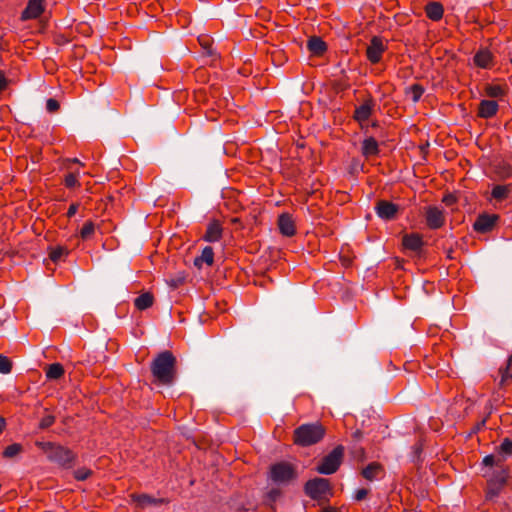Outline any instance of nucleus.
Instances as JSON below:
<instances>
[{
	"label": "nucleus",
	"mask_w": 512,
	"mask_h": 512,
	"mask_svg": "<svg viewBox=\"0 0 512 512\" xmlns=\"http://www.w3.org/2000/svg\"><path fill=\"white\" fill-rule=\"evenodd\" d=\"M511 363H512V357H509L506 362L505 367H501L499 369V373L501 375L500 385H507L511 382V380H512V374L510 373Z\"/></svg>",
	"instance_id": "nucleus-28"
},
{
	"label": "nucleus",
	"mask_w": 512,
	"mask_h": 512,
	"mask_svg": "<svg viewBox=\"0 0 512 512\" xmlns=\"http://www.w3.org/2000/svg\"><path fill=\"white\" fill-rule=\"evenodd\" d=\"M510 185H496L493 187L491 195L494 199L502 201L508 197Z\"/></svg>",
	"instance_id": "nucleus-27"
},
{
	"label": "nucleus",
	"mask_w": 512,
	"mask_h": 512,
	"mask_svg": "<svg viewBox=\"0 0 512 512\" xmlns=\"http://www.w3.org/2000/svg\"><path fill=\"white\" fill-rule=\"evenodd\" d=\"M499 106L495 100H482L478 107V116L484 119L491 118L498 112Z\"/></svg>",
	"instance_id": "nucleus-13"
},
{
	"label": "nucleus",
	"mask_w": 512,
	"mask_h": 512,
	"mask_svg": "<svg viewBox=\"0 0 512 512\" xmlns=\"http://www.w3.org/2000/svg\"><path fill=\"white\" fill-rule=\"evenodd\" d=\"M12 370V362L11 360L5 356L0 354V373L9 374Z\"/></svg>",
	"instance_id": "nucleus-36"
},
{
	"label": "nucleus",
	"mask_w": 512,
	"mask_h": 512,
	"mask_svg": "<svg viewBox=\"0 0 512 512\" xmlns=\"http://www.w3.org/2000/svg\"><path fill=\"white\" fill-rule=\"evenodd\" d=\"M412 365H413V363H412V362H406V363L404 364L405 370H407V371H409V372H412V371H413V369H412V367H411Z\"/></svg>",
	"instance_id": "nucleus-51"
},
{
	"label": "nucleus",
	"mask_w": 512,
	"mask_h": 512,
	"mask_svg": "<svg viewBox=\"0 0 512 512\" xmlns=\"http://www.w3.org/2000/svg\"><path fill=\"white\" fill-rule=\"evenodd\" d=\"M497 219L496 215H481L475 221L474 229L481 233L488 232L494 227Z\"/></svg>",
	"instance_id": "nucleus-14"
},
{
	"label": "nucleus",
	"mask_w": 512,
	"mask_h": 512,
	"mask_svg": "<svg viewBox=\"0 0 512 512\" xmlns=\"http://www.w3.org/2000/svg\"><path fill=\"white\" fill-rule=\"evenodd\" d=\"M424 10L427 18L432 21L441 20L444 14L443 5L440 2H430L425 6Z\"/></svg>",
	"instance_id": "nucleus-17"
},
{
	"label": "nucleus",
	"mask_w": 512,
	"mask_h": 512,
	"mask_svg": "<svg viewBox=\"0 0 512 512\" xmlns=\"http://www.w3.org/2000/svg\"><path fill=\"white\" fill-rule=\"evenodd\" d=\"M417 241H418V247L421 245V237L418 235V238H417Z\"/></svg>",
	"instance_id": "nucleus-54"
},
{
	"label": "nucleus",
	"mask_w": 512,
	"mask_h": 512,
	"mask_svg": "<svg viewBox=\"0 0 512 512\" xmlns=\"http://www.w3.org/2000/svg\"><path fill=\"white\" fill-rule=\"evenodd\" d=\"M443 201L446 204H452L455 201V199L452 195H449V196L444 197Z\"/></svg>",
	"instance_id": "nucleus-49"
},
{
	"label": "nucleus",
	"mask_w": 512,
	"mask_h": 512,
	"mask_svg": "<svg viewBox=\"0 0 512 512\" xmlns=\"http://www.w3.org/2000/svg\"><path fill=\"white\" fill-rule=\"evenodd\" d=\"M153 303L154 297L150 292L142 293L134 300L135 307L140 311L150 308Z\"/></svg>",
	"instance_id": "nucleus-23"
},
{
	"label": "nucleus",
	"mask_w": 512,
	"mask_h": 512,
	"mask_svg": "<svg viewBox=\"0 0 512 512\" xmlns=\"http://www.w3.org/2000/svg\"><path fill=\"white\" fill-rule=\"evenodd\" d=\"M35 445L45 453L47 459L64 469L74 466L77 454L70 448L55 442L37 441Z\"/></svg>",
	"instance_id": "nucleus-2"
},
{
	"label": "nucleus",
	"mask_w": 512,
	"mask_h": 512,
	"mask_svg": "<svg viewBox=\"0 0 512 512\" xmlns=\"http://www.w3.org/2000/svg\"><path fill=\"white\" fill-rule=\"evenodd\" d=\"M344 457V447L341 445L336 446L328 455L323 457L320 463L316 467V471L319 474L331 475L335 473Z\"/></svg>",
	"instance_id": "nucleus-5"
},
{
	"label": "nucleus",
	"mask_w": 512,
	"mask_h": 512,
	"mask_svg": "<svg viewBox=\"0 0 512 512\" xmlns=\"http://www.w3.org/2000/svg\"><path fill=\"white\" fill-rule=\"evenodd\" d=\"M79 173H68L65 175L63 183L66 188L72 189L80 186V182L78 180Z\"/></svg>",
	"instance_id": "nucleus-32"
},
{
	"label": "nucleus",
	"mask_w": 512,
	"mask_h": 512,
	"mask_svg": "<svg viewBox=\"0 0 512 512\" xmlns=\"http://www.w3.org/2000/svg\"><path fill=\"white\" fill-rule=\"evenodd\" d=\"M368 493H369L368 489H365V488L358 489L355 493L354 498L357 501L364 500L367 497Z\"/></svg>",
	"instance_id": "nucleus-44"
},
{
	"label": "nucleus",
	"mask_w": 512,
	"mask_h": 512,
	"mask_svg": "<svg viewBox=\"0 0 512 512\" xmlns=\"http://www.w3.org/2000/svg\"><path fill=\"white\" fill-rule=\"evenodd\" d=\"M278 227L284 236L291 237L296 233L294 220L291 215L287 213H283L279 216Z\"/></svg>",
	"instance_id": "nucleus-12"
},
{
	"label": "nucleus",
	"mask_w": 512,
	"mask_h": 512,
	"mask_svg": "<svg viewBox=\"0 0 512 512\" xmlns=\"http://www.w3.org/2000/svg\"><path fill=\"white\" fill-rule=\"evenodd\" d=\"M307 47L315 55H322L327 50L326 43L320 37H311L308 40Z\"/></svg>",
	"instance_id": "nucleus-21"
},
{
	"label": "nucleus",
	"mask_w": 512,
	"mask_h": 512,
	"mask_svg": "<svg viewBox=\"0 0 512 512\" xmlns=\"http://www.w3.org/2000/svg\"><path fill=\"white\" fill-rule=\"evenodd\" d=\"M474 63L483 69L491 68L493 65V55L488 49H481L475 54Z\"/></svg>",
	"instance_id": "nucleus-16"
},
{
	"label": "nucleus",
	"mask_w": 512,
	"mask_h": 512,
	"mask_svg": "<svg viewBox=\"0 0 512 512\" xmlns=\"http://www.w3.org/2000/svg\"><path fill=\"white\" fill-rule=\"evenodd\" d=\"M214 262V251L210 246H206L199 257L194 259V265L198 268H201L205 263L208 266H211Z\"/></svg>",
	"instance_id": "nucleus-18"
},
{
	"label": "nucleus",
	"mask_w": 512,
	"mask_h": 512,
	"mask_svg": "<svg viewBox=\"0 0 512 512\" xmlns=\"http://www.w3.org/2000/svg\"><path fill=\"white\" fill-rule=\"evenodd\" d=\"M403 248L404 250H409L411 252L416 251V234L410 233L403 237Z\"/></svg>",
	"instance_id": "nucleus-31"
},
{
	"label": "nucleus",
	"mask_w": 512,
	"mask_h": 512,
	"mask_svg": "<svg viewBox=\"0 0 512 512\" xmlns=\"http://www.w3.org/2000/svg\"><path fill=\"white\" fill-rule=\"evenodd\" d=\"M503 463V457H500L497 453L487 455L483 459V464L485 466H501Z\"/></svg>",
	"instance_id": "nucleus-34"
},
{
	"label": "nucleus",
	"mask_w": 512,
	"mask_h": 512,
	"mask_svg": "<svg viewBox=\"0 0 512 512\" xmlns=\"http://www.w3.org/2000/svg\"><path fill=\"white\" fill-rule=\"evenodd\" d=\"M446 221L443 209L436 206H428L424 209V223L431 230L440 229Z\"/></svg>",
	"instance_id": "nucleus-7"
},
{
	"label": "nucleus",
	"mask_w": 512,
	"mask_h": 512,
	"mask_svg": "<svg viewBox=\"0 0 512 512\" xmlns=\"http://www.w3.org/2000/svg\"><path fill=\"white\" fill-rule=\"evenodd\" d=\"M5 427H6V421L2 416H0V433H2L4 431Z\"/></svg>",
	"instance_id": "nucleus-48"
},
{
	"label": "nucleus",
	"mask_w": 512,
	"mask_h": 512,
	"mask_svg": "<svg viewBox=\"0 0 512 512\" xmlns=\"http://www.w3.org/2000/svg\"><path fill=\"white\" fill-rule=\"evenodd\" d=\"M377 215L384 220H392L398 212V206L387 200H380L375 206Z\"/></svg>",
	"instance_id": "nucleus-10"
},
{
	"label": "nucleus",
	"mask_w": 512,
	"mask_h": 512,
	"mask_svg": "<svg viewBox=\"0 0 512 512\" xmlns=\"http://www.w3.org/2000/svg\"><path fill=\"white\" fill-rule=\"evenodd\" d=\"M131 497L132 500L139 504L141 507L159 505L163 503L162 499L153 498L148 494H132Z\"/></svg>",
	"instance_id": "nucleus-24"
},
{
	"label": "nucleus",
	"mask_w": 512,
	"mask_h": 512,
	"mask_svg": "<svg viewBox=\"0 0 512 512\" xmlns=\"http://www.w3.org/2000/svg\"><path fill=\"white\" fill-rule=\"evenodd\" d=\"M296 477V470L290 463L279 462L270 468V479L275 483H288Z\"/></svg>",
	"instance_id": "nucleus-6"
},
{
	"label": "nucleus",
	"mask_w": 512,
	"mask_h": 512,
	"mask_svg": "<svg viewBox=\"0 0 512 512\" xmlns=\"http://www.w3.org/2000/svg\"><path fill=\"white\" fill-rule=\"evenodd\" d=\"M23 451V447L19 443H13L11 445H8L4 451L2 452V456L4 458H13L17 455H19Z\"/></svg>",
	"instance_id": "nucleus-30"
},
{
	"label": "nucleus",
	"mask_w": 512,
	"mask_h": 512,
	"mask_svg": "<svg viewBox=\"0 0 512 512\" xmlns=\"http://www.w3.org/2000/svg\"><path fill=\"white\" fill-rule=\"evenodd\" d=\"M304 491L313 500H327L332 495L330 481L325 478L316 477L306 482Z\"/></svg>",
	"instance_id": "nucleus-4"
},
{
	"label": "nucleus",
	"mask_w": 512,
	"mask_h": 512,
	"mask_svg": "<svg viewBox=\"0 0 512 512\" xmlns=\"http://www.w3.org/2000/svg\"><path fill=\"white\" fill-rule=\"evenodd\" d=\"M94 231H95V225L92 221H87L81 231H80V237L83 239V240H86V239H89L93 234H94Z\"/></svg>",
	"instance_id": "nucleus-33"
},
{
	"label": "nucleus",
	"mask_w": 512,
	"mask_h": 512,
	"mask_svg": "<svg viewBox=\"0 0 512 512\" xmlns=\"http://www.w3.org/2000/svg\"><path fill=\"white\" fill-rule=\"evenodd\" d=\"M429 146L430 144L428 141H426L425 144H421L418 146V150L420 154H422L421 160L418 158V165H422L424 162L427 161L426 155L428 154Z\"/></svg>",
	"instance_id": "nucleus-40"
},
{
	"label": "nucleus",
	"mask_w": 512,
	"mask_h": 512,
	"mask_svg": "<svg viewBox=\"0 0 512 512\" xmlns=\"http://www.w3.org/2000/svg\"><path fill=\"white\" fill-rule=\"evenodd\" d=\"M508 88L501 84H487L485 94L490 98H502L507 94Z\"/></svg>",
	"instance_id": "nucleus-20"
},
{
	"label": "nucleus",
	"mask_w": 512,
	"mask_h": 512,
	"mask_svg": "<svg viewBox=\"0 0 512 512\" xmlns=\"http://www.w3.org/2000/svg\"><path fill=\"white\" fill-rule=\"evenodd\" d=\"M92 475V471L88 468L82 467L74 471V478L78 481H84Z\"/></svg>",
	"instance_id": "nucleus-37"
},
{
	"label": "nucleus",
	"mask_w": 512,
	"mask_h": 512,
	"mask_svg": "<svg viewBox=\"0 0 512 512\" xmlns=\"http://www.w3.org/2000/svg\"><path fill=\"white\" fill-rule=\"evenodd\" d=\"M374 106L375 104L373 100H366L363 104L355 109L354 118L360 123L368 120L371 116Z\"/></svg>",
	"instance_id": "nucleus-15"
},
{
	"label": "nucleus",
	"mask_w": 512,
	"mask_h": 512,
	"mask_svg": "<svg viewBox=\"0 0 512 512\" xmlns=\"http://www.w3.org/2000/svg\"><path fill=\"white\" fill-rule=\"evenodd\" d=\"M354 435H355V437H360L361 433H360V431H356V432L354 433Z\"/></svg>",
	"instance_id": "nucleus-55"
},
{
	"label": "nucleus",
	"mask_w": 512,
	"mask_h": 512,
	"mask_svg": "<svg viewBox=\"0 0 512 512\" xmlns=\"http://www.w3.org/2000/svg\"><path fill=\"white\" fill-rule=\"evenodd\" d=\"M325 433V428L318 422L302 424L294 430L293 441L296 445L307 447L320 442Z\"/></svg>",
	"instance_id": "nucleus-3"
},
{
	"label": "nucleus",
	"mask_w": 512,
	"mask_h": 512,
	"mask_svg": "<svg viewBox=\"0 0 512 512\" xmlns=\"http://www.w3.org/2000/svg\"><path fill=\"white\" fill-rule=\"evenodd\" d=\"M322 512H337V509L335 507L328 506V507H324L322 509Z\"/></svg>",
	"instance_id": "nucleus-50"
},
{
	"label": "nucleus",
	"mask_w": 512,
	"mask_h": 512,
	"mask_svg": "<svg viewBox=\"0 0 512 512\" xmlns=\"http://www.w3.org/2000/svg\"><path fill=\"white\" fill-rule=\"evenodd\" d=\"M68 254V250L63 247H55L50 250L49 257L53 262L59 261L64 255Z\"/></svg>",
	"instance_id": "nucleus-35"
},
{
	"label": "nucleus",
	"mask_w": 512,
	"mask_h": 512,
	"mask_svg": "<svg viewBox=\"0 0 512 512\" xmlns=\"http://www.w3.org/2000/svg\"><path fill=\"white\" fill-rule=\"evenodd\" d=\"M185 282V275L179 274L175 277H171L169 280H167V283L170 287L176 289Z\"/></svg>",
	"instance_id": "nucleus-38"
},
{
	"label": "nucleus",
	"mask_w": 512,
	"mask_h": 512,
	"mask_svg": "<svg viewBox=\"0 0 512 512\" xmlns=\"http://www.w3.org/2000/svg\"><path fill=\"white\" fill-rule=\"evenodd\" d=\"M60 104L54 98H49L46 102V109L49 113H55L59 110Z\"/></svg>",
	"instance_id": "nucleus-41"
},
{
	"label": "nucleus",
	"mask_w": 512,
	"mask_h": 512,
	"mask_svg": "<svg viewBox=\"0 0 512 512\" xmlns=\"http://www.w3.org/2000/svg\"><path fill=\"white\" fill-rule=\"evenodd\" d=\"M78 208H79V204L78 203H72L69 208H68V211H67V217L68 218H71L73 217L77 211H78Z\"/></svg>",
	"instance_id": "nucleus-45"
},
{
	"label": "nucleus",
	"mask_w": 512,
	"mask_h": 512,
	"mask_svg": "<svg viewBox=\"0 0 512 512\" xmlns=\"http://www.w3.org/2000/svg\"><path fill=\"white\" fill-rule=\"evenodd\" d=\"M417 90H418V98H420V96H421V95L423 94V92H424V89H423L421 86H419V85H418Z\"/></svg>",
	"instance_id": "nucleus-53"
},
{
	"label": "nucleus",
	"mask_w": 512,
	"mask_h": 512,
	"mask_svg": "<svg viewBox=\"0 0 512 512\" xmlns=\"http://www.w3.org/2000/svg\"><path fill=\"white\" fill-rule=\"evenodd\" d=\"M381 473H383V467L377 462L368 464L361 472L362 476L369 481L377 479Z\"/></svg>",
	"instance_id": "nucleus-19"
},
{
	"label": "nucleus",
	"mask_w": 512,
	"mask_h": 512,
	"mask_svg": "<svg viewBox=\"0 0 512 512\" xmlns=\"http://www.w3.org/2000/svg\"><path fill=\"white\" fill-rule=\"evenodd\" d=\"M505 481V476H501V478L498 481L491 480L488 484V489L486 492V498L488 500H493L495 497H497L500 493L501 487Z\"/></svg>",
	"instance_id": "nucleus-26"
},
{
	"label": "nucleus",
	"mask_w": 512,
	"mask_h": 512,
	"mask_svg": "<svg viewBox=\"0 0 512 512\" xmlns=\"http://www.w3.org/2000/svg\"><path fill=\"white\" fill-rule=\"evenodd\" d=\"M379 152L378 143L373 137L364 139L362 143V154L368 158L377 155Z\"/></svg>",
	"instance_id": "nucleus-22"
},
{
	"label": "nucleus",
	"mask_w": 512,
	"mask_h": 512,
	"mask_svg": "<svg viewBox=\"0 0 512 512\" xmlns=\"http://www.w3.org/2000/svg\"><path fill=\"white\" fill-rule=\"evenodd\" d=\"M239 221H240V220H239L238 218H234V219H232V222H233V223H238Z\"/></svg>",
	"instance_id": "nucleus-56"
},
{
	"label": "nucleus",
	"mask_w": 512,
	"mask_h": 512,
	"mask_svg": "<svg viewBox=\"0 0 512 512\" xmlns=\"http://www.w3.org/2000/svg\"><path fill=\"white\" fill-rule=\"evenodd\" d=\"M223 228L218 220L208 223L203 239L206 242H218L222 238Z\"/></svg>",
	"instance_id": "nucleus-11"
},
{
	"label": "nucleus",
	"mask_w": 512,
	"mask_h": 512,
	"mask_svg": "<svg viewBox=\"0 0 512 512\" xmlns=\"http://www.w3.org/2000/svg\"><path fill=\"white\" fill-rule=\"evenodd\" d=\"M199 43L206 51L207 55H212V45L208 37H199Z\"/></svg>",
	"instance_id": "nucleus-42"
},
{
	"label": "nucleus",
	"mask_w": 512,
	"mask_h": 512,
	"mask_svg": "<svg viewBox=\"0 0 512 512\" xmlns=\"http://www.w3.org/2000/svg\"><path fill=\"white\" fill-rule=\"evenodd\" d=\"M177 360L169 350L158 353L150 364L153 383L170 386L177 376Z\"/></svg>",
	"instance_id": "nucleus-1"
},
{
	"label": "nucleus",
	"mask_w": 512,
	"mask_h": 512,
	"mask_svg": "<svg viewBox=\"0 0 512 512\" xmlns=\"http://www.w3.org/2000/svg\"><path fill=\"white\" fill-rule=\"evenodd\" d=\"M44 3L45 0H29L21 13L20 19L26 21L40 17L45 9Z\"/></svg>",
	"instance_id": "nucleus-9"
},
{
	"label": "nucleus",
	"mask_w": 512,
	"mask_h": 512,
	"mask_svg": "<svg viewBox=\"0 0 512 512\" xmlns=\"http://www.w3.org/2000/svg\"><path fill=\"white\" fill-rule=\"evenodd\" d=\"M435 286L433 282L425 281L423 283V290L426 294H429L431 291H434Z\"/></svg>",
	"instance_id": "nucleus-46"
},
{
	"label": "nucleus",
	"mask_w": 512,
	"mask_h": 512,
	"mask_svg": "<svg viewBox=\"0 0 512 512\" xmlns=\"http://www.w3.org/2000/svg\"><path fill=\"white\" fill-rule=\"evenodd\" d=\"M405 93L413 102H416V83H412L405 88Z\"/></svg>",
	"instance_id": "nucleus-43"
},
{
	"label": "nucleus",
	"mask_w": 512,
	"mask_h": 512,
	"mask_svg": "<svg viewBox=\"0 0 512 512\" xmlns=\"http://www.w3.org/2000/svg\"><path fill=\"white\" fill-rule=\"evenodd\" d=\"M386 45L384 44V41L379 36H373L370 40V44L367 46L366 49V56L367 59L372 63L376 64L380 62L383 53L386 50Z\"/></svg>",
	"instance_id": "nucleus-8"
},
{
	"label": "nucleus",
	"mask_w": 512,
	"mask_h": 512,
	"mask_svg": "<svg viewBox=\"0 0 512 512\" xmlns=\"http://www.w3.org/2000/svg\"><path fill=\"white\" fill-rule=\"evenodd\" d=\"M65 371L60 363H53L46 367L45 374L48 380H58L64 375Z\"/></svg>",
	"instance_id": "nucleus-25"
},
{
	"label": "nucleus",
	"mask_w": 512,
	"mask_h": 512,
	"mask_svg": "<svg viewBox=\"0 0 512 512\" xmlns=\"http://www.w3.org/2000/svg\"><path fill=\"white\" fill-rule=\"evenodd\" d=\"M68 162H72V163H77V164H80V165H83L79 159L77 158H73V159H68Z\"/></svg>",
	"instance_id": "nucleus-52"
},
{
	"label": "nucleus",
	"mask_w": 512,
	"mask_h": 512,
	"mask_svg": "<svg viewBox=\"0 0 512 512\" xmlns=\"http://www.w3.org/2000/svg\"><path fill=\"white\" fill-rule=\"evenodd\" d=\"M500 457H503V461L507 456L512 455V440L506 438L499 445L496 452Z\"/></svg>",
	"instance_id": "nucleus-29"
},
{
	"label": "nucleus",
	"mask_w": 512,
	"mask_h": 512,
	"mask_svg": "<svg viewBox=\"0 0 512 512\" xmlns=\"http://www.w3.org/2000/svg\"><path fill=\"white\" fill-rule=\"evenodd\" d=\"M55 423V417L53 415H46L42 417L39 422V428L47 429L51 427Z\"/></svg>",
	"instance_id": "nucleus-39"
},
{
	"label": "nucleus",
	"mask_w": 512,
	"mask_h": 512,
	"mask_svg": "<svg viewBox=\"0 0 512 512\" xmlns=\"http://www.w3.org/2000/svg\"><path fill=\"white\" fill-rule=\"evenodd\" d=\"M7 86V80L4 74L0 73V92H2Z\"/></svg>",
	"instance_id": "nucleus-47"
}]
</instances>
